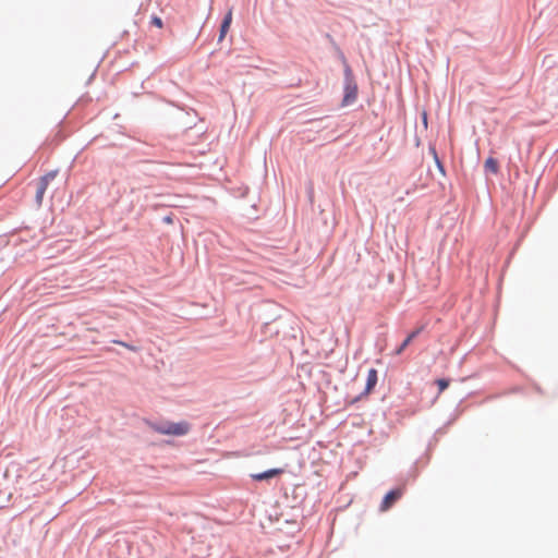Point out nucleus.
I'll list each match as a JSON object with an SVG mask.
<instances>
[{
    "instance_id": "9d476101",
    "label": "nucleus",
    "mask_w": 558,
    "mask_h": 558,
    "mask_svg": "<svg viewBox=\"0 0 558 558\" xmlns=\"http://www.w3.org/2000/svg\"><path fill=\"white\" fill-rule=\"evenodd\" d=\"M436 384L439 388V392H442L448 386H449V380L447 379H437L436 380Z\"/></svg>"
},
{
    "instance_id": "0eeeda50",
    "label": "nucleus",
    "mask_w": 558,
    "mask_h": 558,
    "mask_svg": "<svg viewBox=\"0 0 558 558\" xmlns=\"http://www.w3.org/2000/svg\"><path fill=\"white\" fill-rule=\"evenodd\" d=\"M231 22H232V12L229 11L226 14V16L221 23V26H220L219 41H221L225 38L227 32L229 31Z\"/></svg>"
},
{
    "instance_id": "ddd939ff",
    "label": "nucleus",
    "mask_w": 558,
    "mask_h": 558,
    "mask_svg": "<svg viewBox=\"0 0 558 558\" xmlns=\"http://www.w3.org/2000/svg\"><path fill=\"white\" fill-rule=\"evenodd\" d=\"M435 159H436V162H437L438 168H439L441 171H444V168H442V166H441V163H440L439 159L437 158V155H436V154H435Z\"/></svg>"
},
{
    "instance_id": "2eb2a0df",
    "label": "nucleus",
    "mask_w": 558,
    "mask_h": 558,
    "mask_svg": "<svg viewBox=\"0 0 558 558\" xmlns=\"http://www.w3.org/2000/svg\"><path fill=\"white\" fill-rule=\"evenodd\" d=\"M165 221H166V222H168V223H170L172 220H171V218H170V217H167V218H165Z\"/></svg>"
},
{
    "instance_id": "4468645a",
    "label": "nucleus",
    "mask_w": 558,
    "mask_h": 558,
    "mask_svg": "<svg viewBox=\"0 0 558 558\" xmlns=\"http://www.w3.org/2000/svg\"><path fill=\"white\" fill-rule=\"evenodd\" d=\"M423 123L425 126H427V113L423 112Z\"/></svg>"
},
{
    "instance_id": "6e6552de",
    "label": "nucleus",
    "mask_w": 558,
    "mask_h": 558,
    "mask_svg": "<svg viewBox=\"0 0 558 558\" xmlns=\"http://www.w3.org/2000/svg\"><path fill=\"white\" fill-rule=\"evenodd\" d=\"M484 168H485L486 171H489V172H492L494 174H497L498 171H499L498 161L495 158H493V157H488L485 160Z\"/></svg>"
},
{
    "instance_id": "f257e3e1",
    "label": "nucleus",
    "mask_w": 558,
    "mask_h": 558,
    "mask_svg": "<svg viewBox=\"0 0 558 558\" xmlns=\"http://www.w3.org/2000/svg\"><path fill=\"white\" fill-rule=\"evenodd\" d=\"M151 428L161 434L170 436H183L190 432V424L187 422H163L159 424H153Z\"/></svg>"
},
{
    "instance_id": "9b49d317",
    "label": "nucleus",
    "mask_w": 558,
    "mask_h": 558,
    "mask_svg": "<svg viewBox=\"0 0 558 558\" xmlns=\"http://www.w3.org/2000/svg\"><path fill=\"white\" fill-rule=\"evenodd\" d=\"M112 342L116 343V344L122 345V347H124L128 350H131L133 352H136L138 350L136 347L131 345V344H129L126 342H123V341H120V340H113Z\"/></svg>"
},
{
    "instance_id": "f03ea898",
    "label": "nucleus",
    "mask_w": 558,
    "mask_h": 558,
    "mask_svg": "<svg viewBox=\"0 0 558 558\" xmlns=\"http://www.w3.org/2000/svg\"><path fill=\"white\" fill-rule=\"evenodd\" d=\"M402 495L403 488H396L387 493L380 504V511L385 512L388 509H390L393 506V504L402 497Z\"/></svg>"
},
{
    "instance_id": "20e7f679",
    "label": "nucleus",
    "mask_w": 558,
    "mask_h": 558,
    "mask_svg": "<svg viewBox=\"0 0 558 558\" xmlns=\"http://www.w3.org/2000/svg\"><path fill=\"white\" fill-rule=\"evenodd\" d=\"M283 472H284L283 469L276 468V469H269V470L260 472V473L251 474V477L254 481L260 482V481H267V480H270L272 477L279 476Z\"/></svg>"
},
{
    "instance_id": "7ed1b4c3",
    "label": "nucleus",
    "mask_w": 558,
    "mask_h": 558,
    "mask_svg": "<svg viewBox=\"0 0 558 558\" xmlns=\"http://www.w3.org/2000/svg\"><path fill=\"white\" fill-rule=\"evenodd\" d=\"M54 177H56V172H49L40 178V180L37 184V190H36V203L38 205H41L45 192L48 187V184L50 181H52L54 179Z\"/></svg>"
},
{
    "instance_id": "39448f33",
    "label": "nucleus",
    "mask_w": 558,
    "mask_h": 558,
    "mask_svg": "<svg viewBox=\"0 0 558 558\" xmlns=\"http://www.w3.org/2000/svg\"><path fill=\"white\" fill-rule=\"evenodd\" d=\"M377 384V371L375 368H371L367 373V380L365 387V395H368Z\"/></svg>"
},
{
    "instance_id": "423d86ee",
    "label": "nucleus",
    "mask_w": 558,
    "mask_h": 558,
    "mask_svg": "<svg viewBox=\"0 0 558 558\" xmlns=\"http://www.w3.org/2000/svg\"><path fill=\"white\" fill-rule=\"evenodd\" d=\"M423 330V327L412 331L404 341L400 344V347L396 350V355H400L405 348L411 343V341Z\"/></svg>"
},
{
    "instance_id": "1a4fd4ad",
    "label": "nucleus",
    "mask_w": 558,
    "mask_h": 558,
    "mask_svg": "<svg viewBox=\"0 0 558 558\" xmlns=\"http://www.w3.org/2000/svg\"><path fill=\"white\" fill-rule=\"evenodd\" d=\"M355 98H356V88L355 87L348 88V92L343 99L344 104H349V102L353 101Z\"/></svg>"
},
{
    "instance_id": "f8f14e48",
    "label": "nucleus",
    "mask_w": 558,
    "mask_h": 558,
    "mask_svg": "<svg viewBox=\"0 0 558 558\" xmlns=\"http://www.w3.org/2000/svg\"><path fill=\"white\" fill-rule=\"evenodd\" d=\"M151 25L161 28L162 27V20L159 16H153L150 21Z\"/></svg>"
}]
</instances>
